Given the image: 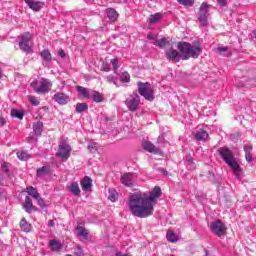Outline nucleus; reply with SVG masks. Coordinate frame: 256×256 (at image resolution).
<instances>
[{
	"mask_svg": "<svg viewBox=\"0 0 256 256\" xmlns=\"http://www.w3.org/2000/svg\"><path fill=\"white\" fill-rule=\"evenodd\" d=\"M161 197V187L155 186L149 196H143L141 193H134L128 198V207L134 215L139 219L151 217L155 211V199Z\"/></svg>",
	"mask_w": 256,
	"mask_h": 256,
	"instance_id": "nucleus-1",
	"label": "nucleus"
},
{
	"mask_svg": "<svg viewBox=\"0 0 256 256\" xmlns=\"http://www.w3.org/2000/svg\"><path fill=\"white\" fill-rule=\"evenodd\" d=\"M178 51H180V58L183 61L188 59H197L201 55L203 48L201 45H191L189 42H178Z\"/></svg>",
	"mask_w": 256,
	"mask_h": 256,
	"instance_id": "nucleus-2",
	"label": "nucleus"
},
{
	"mask_svg": "<svg viewBox=\"0 0 256 256\" xmlns=\"http://www.w3.org/2000/svg\"><path fill=\"white\" fill-rule=\"evenodd\" d=\"M218 153L223 161L228 165V167H231L233 171H239V164L235 160V156L233 155V152L229 150V148L220 147L218 149Z\"/></svg>",
	"mask_w": 256,
	"mask_h": 256,
	"instance_id": "nucleus-3",
	"label": "nucleus"
},
{
	"mask_svg": "<svg viewBox=\"0 0 256 256\" xmlns=\"http://www.w3.org/2000/svg\"><path fill=\"white\" fill-rule=\"evenodd\" d=\"M30 85L38 95H43L51 91V81L46 78H41L40 82L33 80Z\"/></svg>",
	"mask_w": 256,
	"mask_h": 256,
	"instance_id": "nucleus-4",
	"label": "nucleus"
},
{
	"mask_svg": "<svg viewBox=\"0 0 256 256\" xmlns=\"http://www.w3.org/2000/svg\"><path fill=\"white\" fill-rule=\"evenodd\" d=\"M138 93L148 101H153V99H155L153 88H151V84L148 82H138Z\"/></svg>",
	"mask_w": 256,
	"mask_h": 256,
	"instance_id": "nucleus-5",
	"label": "nucleus"
},
{
	"mask_svg": "<svg viewBox=\"0 0 256 256\" xmlns=\"http://www.w3.org/2000/svg\"><path fill=\"white\" fill-rule=\"evenodd\" d=\"M71 145L67 142H60L58 145V149L56 151V157H59L61 161H68L69 157H71Z\"/></svg>",
	"mask_w": 256,
	"mask_h": 256,
	"instance_id": "nucleus-6",
	"label": "nucleus"
},
{
	"mask_svg": "<svg viewBox=\"0 0 256 256\" xmlns=\"http://www.w3.org/2000/svg\"><path fill=\"white\" fill-rule=\"evenodd\" d=\"M210 229L217 237H224L227 233V226L220 220L214 221L210 224Z\"/></svg>",
	"mask_w": 256,
	"mask_h": 256,
	"instance_id": "nucleus-7",
	"label": "nucleus"
},
{
	"mask_svg": "<svg viewBox=\"0 0 256 256\" xmlns=\"http://www.w3.org/2000/svg\"><path fill=\"white\" fill-rule=\"evenodd\" d=\"M140 101L141 100L139 98V95L134 93L126 99L125 104L128 107L129 111H137Z\"/></svg>",
	"mask_w": 256,
	"mask_h": 256,
	"instance_id": "nucleus-8",
	"label": "nucleus"
},
{
	"mask_svg": "<svg viewBox=\"0 0 256 256\" xmlns=\"http://www.w3.org/2000/svg\"><path fill=\"white\" fill-rule=\"evenodd\" d=\"M26 5L32 9V11L39 12L45 7V2L35 0H24Z\"/></svg>",
	"mask_w": 256,
	"mask_h": 256,
	"instance_id": "nucleus-9",
	"label": "nucleus"
},
{
	"mask_svg": "<svg viewBox=\"0 0 256 256\" xmlns=\"http://www.w3.org/2000/svg\"><path fill=\"white\" fill-rule=\"evenodd\" d=\"M142 147L144 151H148V153H154L155 155L161 153V150L157 148L151 141H144Z\"/></svg>",
	"mask_w": 256,
	"mask_h": 256,
	"instance_id": "nucleus-10",
	"label": "nucleus"
},
{
	"mask_svg": "<svg viewBox=\"0 0 256 256\" xmlns=\"http://www.w3.org/2000/svg\"><path fill=\"white\" fill-rule=\"evenodd\" d=\"M54 100L56 103H59V105H67L69 102V96H67L65 93L58 92L54 95Z\"/></svg>",
	"mask_w": 256,
	"mask_h": 256,
	"instance_id": "nucleus-11",
	"label": "nucleus"
},
{
	"mask_svg": "<svg viewBox=\"0 0 256 256\" xmlns=\"http://www.w3.org/2000/svg\"><path fill=\"white\" fill-rule=\"evenodd\" d=\"M121 184L126 187H133V173H126L121 176Z\"/></svg>",
	"mask_w": 256,
	"mask_h": 256,
	"instance_id": "nucleus-12",
	"label": "nucleus"
},
{
	"mask_svg": "<svg viewBox=\"0 0 256 256\" xmlns=\"http://www.w3.org/2000/svg\"><path fill=\"white\" fill-rule=\"evenodd\" d=\"M1 169H2L3 173H5L7 175L8 179H13V177H15V175H13V173H11V163L2 161Z\"/></svg>",
	"mask_w": 256,
	"mask_h": 256,
	"instance_id": "nucleus-13",
	"label": "nucleus"
},
{
	"mask_svg": "<svg viewBox=\"0 0 256 256\" xmlns=\"http://www.w3.org/2000/svg\"><path fill=\"white\" fill-rule=\"evenodd\" d=\"M194 137L196 141H209V133L204 129L198 130Z\"/></svg>",
	"mask_w": 256,
	"mask_h": 256,
	"instance_id": "nucleus-14",
	"label": "nucleus"
},
{
	"mask_svg": "<svg viewBox=\"0 0 256 256\" xmlns=\"http://www.w3.org/2000/svg\"><path fill=\"white\" fill-rule=\"evenodd\" d=\"M106 15L112 23H115L117 19H119V13H117L113 8H107Z\"/></svg>",
	"mask_w": 256,
	"mask_h": 256,
	"instance_id": "nucleus-15",
	"label": "nucleus"
},
{
	"mask_svg": "<svg viewBox=\"0 0 256 256\" xmlns=\"http://www.w3.org/2000/svg\"><path fill=\"white\" fill-rule=\"evenodd\" d=\"M26 213H32V211H35V205H33V200L29 196L25 197V203L23 205Z\"/></svg>",
	"mask_w": 256,
	"mask_h": 256,
	"instance_id": "nucleus-16",
	"label": "nucleus"
},
{
	"mask_svg": "<svg viewBox=\"0 0 256 256\" xmlns=\"http://www.w3.org/2000/svg\"><path fill=\"white\" fill-rule=\"evenodd\" d=\"M90 97L93 99L94 103H103V101H105V96L99 91H92V95Z\"/></svg>",
	"mask_w": 256,
	"mask_h": 256,
	"instance_id": "nucleus-17",
	"label": "nucleus"
},
{
	"mask_svg": "<svg viewBox=\"0 0 256 256\" xmlns=\"http://www.w3.org/2000/svg\"><path fill=\"white\" fill-rule=\"evenodd\" d=\"M243 150L245 152V159L248 163H251L253 161V155L251 152L253 151V145H244Z\"/></svg>",
	"mask_w": 256,
	"mask_h": 256,
	"instance_id": "nucleus-18",
	"label": "nucleus"
},
{
	"mask_svg": "<svg viewBox=\"0 0 256 256\" xmlns=\"http://www.w3.org/2000/svg\"><path fill=\"white\" fill-rule=\"evenodd\" d=\"M68 191L70 193H72L73 195H76L77 197H79L81 195V189H79V183H77V182H72L68 186Z\"/></svg>",
	"mask_w": 256,
	"mask_h": 256,
	"instance_id": "nucleus-19",
	"label": "nucleus"
},
{
	"mask_svg": "<svg viewBox=\"0 0 256 256\" xmlns=\"http://www.w3.org/2000/svg\"><path fill=\"white\" fill-rule=\"evenodd\" d=\"M93 185V180L89 178L88 176H85L83 181L81 182V187L83 191H89Z\"/></svg>",
	"mask_w": 256,
	"mask_h": 256,
	"instance_id": "nucleus-20",
	"label": "nucleus"
},
{
	"mask_svg": "<svg viewBox=\"0 0 256 256\" xmlns=\"http://www.w3.org/2000/svg\"><path fill=\"white\" fill-rule=\"evenodd\" d=\"M165 53H166L167 59H169L170 61H175L177 57H181V53H179V51L175 49L168 50Z\"/></svg>",
	"mask_w": 256,
	"mask_h": 256,
	"instance_id": "nucleus-21",
	"label": "nucleus"
},
{
	"mask_svg": "<svg viewBox=\"0 0 256 256\" xmlns=\"http://www.w3.org/2000/svg\"><path fill=\"white\" fill-rule=\"evenodd\" d=\"M154 45L156 47H159L160 49H165V47H169L171 45V42L167 40V38L158 39L154 42Z\"/></svg>",
	"mask_w": 256,
	"mask_h": 256,
	"instance_id": "nucleus-22",
	"label": "nucleus"
},
{
	"mask_svg": "<svg viewBox=\"0 0 256 256\" xmlns=\"http://www.w3.org/2000/svg\"><path fill=\"white\" fill-rule=\"evenodd\" d=\"M40 57L44 60L47 61V63H51L53 57L51 56V51L48 49H44L40 53Z\"/></svg>",
	"mask_w": 256,
	"mask_h": 256,
	"instance_id": "nucleus-23",
	"label": "nucleus"
},
{
	"mask_svg": "<svg viewBox=\"0 0 256 256\" xmlns=\"http://www.w3.org/2000/svg\"><path fill=\"white\" fill-rule=\"evenodd\" d=\"M37 177H43V175H49L51 173V168L49 166H43L36 170Z\"/></svg>",
	"mask_w": 256,
	"mask_h": 256,
	"instance_id": "nucleus-24",
	"label": "nucleus"
},
{
	"mask_svg": "<svg viewBox=\"0 0 256 256\" xmlns=\"http://www.w3.org/2000/svg\"><path fill=\"white\" fill-rule=\"evenodd\" d=\"M26 193H28V195H30V197H33V199H39V197H40L39 192L33 186H28L26 188Z\"/></svg>",
	"mask_w": 256,
	"mask_h": 256,
	"instance_id": "nucleus-25",
	"label": "nucleus"
},
{
	"mask_svg": "<svg viewBox=\"0 0 256 256\" xmlns=\"http://www.w3.org/2000/svg\"><path fill=\"white\" fill-rule=\"evenodd\" d=\"M161 19H163V14H161V13L152 14L149 17V23L151 25H153L155 23H159V21H161Z\"/></svg>",
	"mask_w": 256,
	"mask_h": 256,
	"instance_id": "nucleus-26",
	"label": "nucleus"
},
{
	"mask_svg": "<svg viewBox=\"0 0 256 256\" xmlns=\"http://www.w3.org/2000/svg\"><path fill=\"white\" fill-rule=\"evenodd\" d=\"M20 228L22 229V231H24L25 233H29V231H31V224L29 222H27V220L25 218H23L20 221Z\"/></svg>",
	"mask_w": 256,
	"mask_h": 256,
	"instance_id": "nucleus-27",
	"label": "nucleus"
},
{
	"mask_svg": "<svg viewBox=\"0 0 256 256\" xmlns=\"http://www.w3.org/2000/svg\"><path fill=\"white\" fill-rule=\"evenodd\" d=\"M49 245L52 251H61L63 248V245H61L57 240H50Z\"/></svg>",
	"mask_w": 256,
	"mask_h": 256,
	"instance_id": "nucleus-28",
	"label": "nucleus"
},
{
	"mask_svg": "<svg viewBox=\"0 0 256 256\" xmlns=\"http://www.w3.org/2000/svg\"><path fill=\"white\" fill-rule=\"evenodd\" d=\"M33 129L36 135H41V133H43V122L38 121L35 124H33Z\"/></svg>",
	"mask_w": 256,
	"mask_h": 256,
	"instance_id": "nucleus-29",
	"label": "nucleus"
},
{
	"mask_svg": "<svg viewBox=\"0 0 256 256\" xmlns=\"http://www.w3.org/2000/svg\"><path fill=\"white\" fill-rule=\"evenodd\" d=\"M89 109L87 103H77L76 104V113H83Z\"/></svg>",
	"mask_w": 256,
	"mask_h": 256,
	"instance_id": "nucleus-30",
	"label": "nucleus"
},
{
	"mask_svg": "<svg viewBox=\"0 0 256 256\" xmlns=\"http://www.w3.org/2000/svg\"><path fill=\"white\" fill-rule=\"evenodd\" d=\"M166 238L169 243H177V237L175 236V232H173V230L167 231Z\"/></svg>",
	"mask_w": 256,
	"mask_h": 256,
	"instance_id": "nucleus-31",
	"label": "nucleus"
},
{
	"mask_svg": "<svg viewBox=\"0 0 256 256\" xmlns=\"http://www.w3.org/2000/svg\"><path fill=\"white\" fill-rule=\"evenodd\" d=\"M110 63L112 65L113 72L117 74V71H119V67H121V64L119 63V59L113 58L111 59Z\"/></svg>",
	"mask_w": 256,
	"mask_h": 256,
	"instance_id": "nucleus-32",
	"label": "nucleus"
},
{
	"mask_svg": "<svg viewBox=\"0 0 256 256\" xmlns=\"http://www.w3.org/2000/svg\"><path fill=\"white\" fill-rule=\"evenodd\" d=\"M76 89L78 93L83 95L86 99H89L91 97V95L89 94V91H87V88L82 86H77Z\"/></svg>",
	"mask_w": 256,
	"mask_h": 256,
	"instance_id": "nucleus-33",
	"label": "nucleus"
},
{
	"mask_svg": "<svg viewBox=\"0 0 256 256\" xmlns=\"http://www.w3.org/2000/svg\"><path fill=\"white\" fill-rule=\"evenodd\" d=\"M19 47L21 51H24V53H31V46H29V42H19Z\"/></svg>",
	"mask_w": 256,
	"mask_h": 256,
	"instance_id": "nucleus-34",
	"label": "nucleus"
},
{
	"mask_svg": "<svg viewBox=\"0 0 256 256\" xmlns=\"http://www.w3.org/2000/svg\"><path fill=\"white\" fill-rule=\"evenodd\" d=\"M76 229L78 230V235H80V237H83V239H87L89 232H87V229H85L82 226H77Z\"/></svg>",
	"mask_w": 256,
	"mask_h": 256,
	"instance_id": "nucleus-35",
	"label": "nucleus"
},
{
	"mask_svg": "<svg viewBox=\"0 0 256 256\" xmlns=\"http://www.w3.org/2000/svg\"><path fill=\"white\" fill-rule=\"evenodd\" d=\"M33 39V36H31V33L25 32L21 35V43H29Z\"/></svg>",
	"mask_w": 256,
	"mask_h": 256,
	"instance_id": "nucleus-36",
	"label": "nucleus"
},
{
	"mask_svg": "<svg viewBox=\"0 0 256 256\" xmlns=\"http://www.w3.org/2000/svg\"><path fill=\"white\" fill-rule=\"evenodd\" d=\"M117 197H118L117 191L110 189L109 196H108L109 201H111L112 203H115V201H117Z\"/></svg>",
	"mask_w": 256,
	"mask_h": 256,
	"instance_id": "nucleus-37",
	"label": "nucleus"
},
{
	"mask_svg": "<svg viewBox=\"0 0 256 256\" xmlns=\"http://www.w3.org/2000/svg\"><path fill=\"white\" fill-rule=\"evenodd\" d=\"M11 116L12 117H16V119H23V117H24V114H23V112H21V111H19V110H17V109H12L11 110Z\"/></svg>",
	"mask_w": 256,
	"mask_h": 256,
	"instance_id": "nucleus-38",
	"label": "nucleus"
},
{
	"mask_svg": "<svg viewBox=\"0 0 256 256\" xmlns=\"http://www.w3.org/2000/svg\"><path fill=\"white\" fill-rule=\"evenodd\" d=\"M198 13L203 14V15H207V13H209V4L202 3Z\"/></svg>",
	"mask_w": 256,
	"mask_h": 256,
	"instance_id": "nucleus-39",
	"label": "nucleus"
},
{
	"mask_svg": "<svg viewBox=\"0 0 256 256\" xmlns=\"http://www.w3.org/2000/svg\"><path fill=\"white\" fill-rule=\"evenodd\" d=\"M17 157L20 161H27L31 156L27 152H17Z\"/></svg>",
	"mask_w": 256,
	"mask_h": 256,
	"instance_id": "nucleus-40",
	"label": "nucleus"
},
{
	"mask_svg": "<svg viewBox=\"0 0 256 256\" xmlns=\"http://www.w3.org/2000/svg\"><path fill=\"white\" fill-rule=\"evenodd\" d=\"M198 20L204 27L207 26V14L198 13Z\"/></svg>",
	"mask_w": 256,
	"mask_h": 256,
	"instance_id": "nucleus-41",
	"label": "nucleus"
},
{
	"mask_svg": "<svg viewBox=\"0 0 256 256\" xmlns=\"http://www.w3.org/2000/svg\"><path fill=\"white\" fill-rule=\"evenodd\" d=\"M120 80L122 83H129V81H131V75H129L128 72H123L120 76Z\"/></svg>",
	"mask_w": 256,
	"mask_h": 256,
	"instance_id": "nucleus-42",
	"label": "nucleus"
},
{
	"mask_svg": "<svg viewBox=\"0 0 256 256\" xmlns=\"http://www.w3.org/2000/svg\"><path fill=\"white\" fill-rule=\"evenodd\" d=\"M180 5H184L186 7H192V5L195 3V0H177Z\"/></svg>",
	"mask_w": 256,
	"mask_h": 256,
	"instance_id": "nucleus-43",
	"label": "nucleus"
},
{
	"mask_svg": "<svg viewBox=\"0 0 256 256\" xmlns=\"http://www.w3.org/2000/svg\"><path fill=\"white\" fill-rule=\"evenodd\" d=\"M75 252L74 255L75 256H83V248H81V246H76L75 247Z\"/></svg>",
	"mask_w": 256,
	"mask_h": 256,
	"instance_id": "nucleus-44",
	"label": "nucleus"
},
{
	"mask_svg": "<svg viewBox=\"0 0 256 256\" xmlns=\"http://www.w3.org/2000/svg\"><path fill=\"white\" fill-rule=\"evenodd\" d=\"M29 101L35 107H37V105H39V100H37V98L35 96H29Z\"/></svg>",
	"mask_w": 256,
	"mask_h": 256,
	"instance_id": "nucleus-45",
	"label": "nucleus"
},
{
	"mask_svg": "<svg viewBox=\"0 0 256 256\" xmlns=\"http://www.w3.org/2000/svg\"><path fill=\"white\" fill-rule=\"evenodd\" d=\"M38 205L42 208L45 209V200H43V198H41V196H38V198H36Z\"/></svg>",
	"mask_w": 256,
	"mask_h": 256,
	"instance_id": "nucleus-46",
	"label": "nucleus"
},
{
	"mask_svg": "<svg viewBox=\"0 0 256 256\" xmlns=\"http://www.w3.org/2000/svg\"><path fill=\"white\" fill-rule=\"evenodd\" d=\"M101 71H105L106 73H109V71H111V66L109 64H103Z\"/></svg>",
	"mask_w": 256,
	"mask_h": 256,
	"instance_id": "nucleus-47",
	"label": "nucleus"
},
{
	"mask_svg": "<svg viewBox=\"0 0 256 256\" xmlns=\"http://www.w3.org/2000/svg\"><path fill=\"white\" fill-rule=\"evenodd\" d=\"M88 150L90 151V153H97V146L89 145Z\"/></svg>",
	"mask_w": 256,
	"mask_h": 256,
	"instance_id": "nucleus-48",
	"label": "nucleus"
},
{
	"mask_svg": "<svg viewBox=\"0 0 256 256\" xmlns=\"http://www.w3.org/2000/svg\"><path fill=\"white\" fill-rule=\"evenodd\" d=\"M218 4L221 5V7H225L227 5V0H216Z\"/></svg>",
	"mask_w": 256,
	"mask_h": 256,
	"instance_id": "nucleus-49",
	"label": "nucleus"
},
{
	"mask_svg": "<svg viewBox=\"0 0 256 256\" xmlns=\"http://www.w3.org/2000/svg\"><path fill=\"white\" fill-rule=\"evenodd\" d=\"M58 55H59V57H61L62 59H65V57H66L65 51H63V50H59V51H58Z\"/></svg>",
	"mask_w": 256,
	"mask_h": 256,
	"instance_id": "nucleus-50",
	"label": "nucleus"
},
{
	"mask_svg": "<svg viewBox=\"0 0 256 256\" xmlns=\"http://www.w3.org/2000/svg\"><path fill=\"white\" fill-rule=\"evenodd\" d=\"M5 125V118L0 116V127H3Z\"/></svg>",
	"mask_w": 256,
	"mask_h": 256,
	"instance_id": "nucleus-51",
	"label": "nucleus"
},
{
	"mask_svg": "<svg viewBox=\"0 0 256 256\" xmlns=\"http://www.w3.org/2000/svg\"><path fill=\"white\" fill-rule=\"evenodd\" d=\"M218 51H219V53H223V52L227 51V47H220V48H218Z\"/></svg>",
	"mask_w": 256,
	"mask_h": 256,
	"instance_id": "nucleus-52",
	"label": "nucleus"
},
{
	"mask_svg": "<svg viewBox=\"0 0 256 256\" xmlns=\"http://www.w3.org/2000/svg\"><path fill=\"white\" fill-rule=\"evenodd\" d=\"M48 226H49V227H55V221L49 220Z\"/></svg>",
	"mask_w": 256,
	"mask_h": 256,
	"instance_id": "nucleus-53",
	"label": "nucleus"
},
{
	"mask_svg": "<svg viewBox=\"0 0 256 256\" xmlns=\"http://www.w3.org/2000/svg\"><path fill=\"white\" fill-rule=\"evenodd\" d=\"M148 39H153V35L149 34Z\"/></svg>",
	"mask_w": 256,
	"mask_h": 256,
	"instance_id": "nucleus-54",
	"label": "nucleus"
},
{
	"mask_svg": "<svg viewBox=\"0 0 256 256\" xmlns=\"http://www.w3.org/2000/svg\"><path fill=\"white\" fill-rule=\"evenodd\" d=\"M188 162H189V163H193V160H191V159H188Z\"/></svg>",
	"mask_w": 256,
	"mask_h": 256,
	"instance_id": "nucleus-55",
	"label": "nucleus"
},
{
	"mask_svg": "<svg viewBox=\"0 0 256 256\" xmlns=\"http://www.w3.org/2000/svg\"><path fill=\"white\" fill-rule=\"evenodd\" d=\"M0 75H1V70H0Z\"/></svg>",
	"mask_w": 256,
	"mask_h": 256,
	"instance_id": "nucleus-56",
	"label": "nucleus"
}]
</instances>
